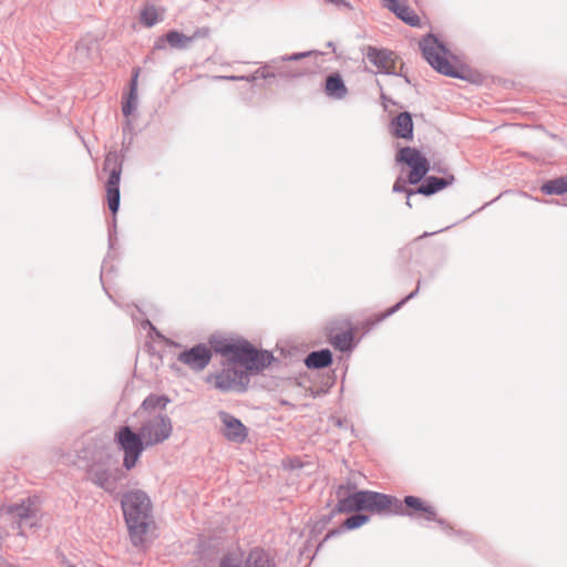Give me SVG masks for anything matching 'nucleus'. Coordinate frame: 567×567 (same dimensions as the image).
Returning a JSON list of instances; mask_svg holds the SVG:
<instances>
[{
    "label": "nucleus",
    "instance_id": "f257e3e1",
    "mask_svg": "<svg viewBox=\"0 0 567 567\" xmlns=\"http://www.w3.org/2000/svg\"><path fill=\"white\" fill-rule=\"evenodd\" d=\"M214 349L227 359V363L220 371L209 374L206 382L223 392L245 390L247 377L244 371L235 368L236 363L244 367L247 372H259L272 360L271 353L257 350L244 340L218 341L214 344Z\"/></svg>",
    "mask_w": 567,
    "mask_h": 567
},
{
    "label": "nucleus",
    "instance_id": "f03ea898",
    "mask_svg": "<svg viewBox=\"0 0 567 567\" xmlns=\"http://www.w3.org/2000/svg\"><path fill=\"white\" fill-rule=\"evenodd\" d=\"M122 511L132 544L145 546L156 530L151 498L143 491H128L122 497Z\"/></svg>",
    "mask_w": 567,
    "mask_h": 567
},
{
    "label": "nucleus",
    "instance_id": "7ed1b4c3",
    "mask_svg": "<svg viewBox=\"0 0 567 567\" xmlns=\"http://www.w3.org/2000/svg\"><path fill=\"white\" fill-rule=\"evenodd\" d=\"M420 48L425 60L440 73L452 78L467 79L472 82L480 80L478 74H472L463 68L453 65L447 59V50L435 37H425L420 42Z\"/></svg>",
    "mask_w": 567,
    "mask_h": 567
},
{
    "label": "nucleus",
    "instance_id": "20e7f679",
    "mask_svg": "<svg viewBox=\"0 0 567 567\" xmlns=\"http://www.w3.org/2000/svg\"><path fill=\"white\" fill-rule=\"evenodd\" d=\"M217 567H278V565L269 551L255 547L247 554L241 550L225 554Z\"/></svg>",
    "mask_w": 567,
    "mask_h": 567
},
{
    "label": "nucleus",
    "instance_id": "39448f33",
    "mask_svg": "<svg viewBox=\"0 0 567 567\" xmlns=\"http://www.w3.org/2000/svg\"><path fill=\"white\" fill-rule=\"evenodd\" d=\"M115 440L124 452L123 465L127 470L133 468L143 450L147 447L141 432L137 434L130 426H123L116 432Z\"/></svg>",
    "mask_w": 567,
    "mask_h": 567
},
{
    "label": "nucleus",
    "instance_id": "423d86ee",
    "mask_svg": "<svg viewBox=\"0 0 567 567\" xmlns=\"http://www.w3.org/2000/svg\"><path fill=\"white\" fill-rule=\"evenodd\" d=\"M104 171L109 172L105 183L107 207L115 215L120 207V182L122 166L116 155L109 154L104 161Z\"/></svg>",
    "mask_w": 567,
    "mask_h": 567
},
{
    "label": "nucleus",
    "instance_id": "0eeeda50",
    "mask_svg": "<svg viewBox=\"0 0 567 567\" xmlns=\"http://www.w3.org/2000/svg\"><path fill=\"white\" fill-rule=\"evenodd\" d=\"M396 161L410 167L408 182L412 185L420 183L430 169L429 161L422 153L412 147H403L396 154Z\"/></svg>",
    "mask_w": 567,
    "mask_h": 567
},
{
    "label": "nucleus",
    "instance_id": "6e6552de",
    "mask_svg": "<svg viewBox=\"0 0 567 567\" xmlns=\"http://www.w3.org/2000/svg\"><path fill=\"white\" fill-rule=\"evenodd\" d=\"M172 422L167 416L155 415L148 419L141 426V435L145 440L146 446L159 444L167 440L172 434Z\"/></svg>",
    "mask_w": 567,
    "mask_h": 567
},
{
    "label": "nucleus",
    "instance_id": "1a4fd4ad",
    "mask_svg": "<svg viewBox=\"0 0 567 567\" xmlns=\"http://www.w3.org/2000/svg\"><path fill=\"white\" fill-rule=\"evenodd\" d=\"M212 360V350L206 344H197L178 354V361L192 370H204Z\"/></svg>",
    "mask_w": 567,
    "mask_h": 567
},
{
    "label": "nucleus",
    "instance_id": "9d476101",
    "mask_svg": "<svg viewBox=\"0 0 567 567\" xmlns=\"http://www.w3.org/2000/svg\"><path fill=\"white\" fill-rule=\"evenodd\" d=\"M359 509L383 513L391 509L393 498L377 492H358Z\"/></svg>",
    "mask_w": 567,
    "mask_h": 567
},
{
    "label": "nucleus",
    "instance_id": "9b49d317",
    "mask_svg": "<svg viewBox=\"0 0 567 567\" xmlns=\"http://www.w3.org/2000/svg\"><path fill=\"white\" fill-rule=\"evenodd\" d=\"M90 480L106 492H113L121 478L118 471L112 472L102 464H94L89 471Z\"/></svg>",
    "mask_w": 567,
    "mask_h": 567
},
{
    "label": "nucleus",
    "instance_id": "f8f14e48",
    "mask_svg": "<svg viewBox=\"0 0 567 567\" xmlns=\"http://www.w3.org/2000/svg\"><path fill=\"white\" fill-rule=\"evenodd\" d=\"M219 417L224 425L221 432L227 440L243 443L247 439V427L238 419L227 412H220Z\"/></svg>",
    "mask_w": 567,
    "mask_h": 567
},
{
    "label": "nucleus",
    "instance_id": "ddd939ff",
    "mask_svg": "<svg viewBox=\"0 0 567 567\" xmlns=\"http://www.w3.org/2000/svg\"><path fill=\"white\" fill-rule=\"evenodd\" d=\"M367 55L379 72L388 74L395 72L396 56L393 52L370 48Z\"/></svg>",
    "mask_w": 567,
    "mask_h": 567
},
{
    "label": "nucleus",
    "instance_id": "4468645a",
    "mask_svg": "<svg viewBox=\"0 0 567 567\" xmlns=\"http://www.w3.org/2000/svg\"><path fill=\"white\" fill-rule=\"evenodd\" d=\"M383 6L388 8L390 11L395 13V16L401 19L403 22L411 27H419L421 24V18L417 13L406 6L404 2L400 0H382Z\"/></svg>",
    "mask_w": 567,
    "mask_h": 567
},
{
    "label": "nucleus",
    "instance_id": "2eb2a0df",
    "mask_svg": "<svg viewBox=\"0 0 567 567\" xmlns=\"http://www.w3.org/2000/svg\"><path fill=\"white\" fill-rule=\"evenodd\" d=\"M329 341L340 351L349 350L353 341V332L350 322H343L341 328L332 327L329 332Z\"/></svg>",
    "mask_w": 567,
    "mask_h": 567
},
{
    "label": "nucleus",
    "instance_id": "dca6fc26",
    "mask_svg": "<svg viewBox=\"0 0 567 567\" xmlns=\"http://www.w3.org/2000/svg\"><path fill=\"white\" fill-rule=\"evenodd\" d=\"M405 505L413 512H409L408 515L412 516L417 514L419 517L426 520H436V511L433 506L427 504L420 497L406 496L404 498Z\"/></svg>",
    "mask_w": 567,
    "mask_h": 567
},
{
    "label": "nucleus",
    "instance_id": "f3484780",
    "mask_svg": "<svg viewBox=\"0 0 567 567\" xmlns=\"http://www.w3.org/2000/svg\"><path fill=\"white\" fill-rule=\"evenodd\" d=\"M394 135L400 138L410 140L413 135V121L408 112L400 113L392 122Z\"/></svg>",
    "mask_w": 567,
    "mask_h": 567
},
{
    "label": "nucleus",
    "instance_id": "a211bd4d",
    "mask_svg": "<svg viewBox=\"0 0 567 567\" xmlns=\"http://www.w3.org/2000/svg\"><path fill=\"white\" fill-rule=\"evenodd\" d=\"M38 506L35 501L28 498L27 501L22 502L21 504L13 505L9 507V513L18 518L20 522H23L25 519H30L37 516L38 514Z\"/></svg>",
    "mask_w": 567,
    "mask_h": 567
},
{
    "label": "nucleus",
    "instance_id": "6ab92c4d",
    "mask_svg": "<svg viewBox=\"0 0 567 567\" xmlns=\"http://www.w3.org/2000/svg\"><path fill=\"white\" fill-rule=\"evenodd\" d=\"M454 177L450 176L449 178H441L435 176H430L425 179V182L416 189L417 194H422L425 196L432 195L449 185L452 184Z\"/></svg>",
    "mask_w": 567,
    "mask_h": 567
},
{
    "label": "nucleus",
    "instance_id": "aec40b11",
    "mask_svg": "<svg viewBox=\"0 0 567 567\" xmlns=\"http://www.w3.org/2000/svg\"><path fill=\"white\" fill-rule=\"evenodd\" d=\"M138 76H140V69H135L133 71L128 95L122 105V112L125 116H130L136 109Z\"/></svg>",
    "mask_w": 567,
    "mask_h": 567
},
{
    "label": "nucleus",
    "instance_id": "412c9836",
    "mask_svg": "<svg viewBox=\"0 0 567 567\" xmlns=\"http://www.w3.org/2000/svg\"><path fill=\"white\" fill-rule=\"evenodd\" d=\"M326 93L336 99H342L347 94V87L339 74H331L326 80Z\"/></svg>",
    "mask_w": 567,
    "mask_h": 567
},
{
    "label": "nucleus",
    "instance_id": "4be33fe9",
    "mask_svg": "<svg viewBox=\"0 0 567 567\" xmlns=\"http://www.w3.org/2000/svg\"><path fill=\"white\" fill-rule=\"evenodd\" d=\"M331 362H332V355L328 349L311 352L306 358V361H305V363L308 368H315V369L326 368Z\"/></svg>",
    "mask_w": 567,
    "mask_h": 567
},
{
    "label": "nucleus",
    "instance_id": "5701e85b",
    "mask_svg": "<svg viewBox=\"0 0 567 567\" xmlns=\"http://www.w3.org/2000/svg\"><path fill=\"white\" fill-rule=\"evenodd\" d=\"M540 189L547 195H563L567 193V177L550 179Z\"/></svg>",
    "mask_w": 567,
    "mask_h": 567
},
{
    "label": "nucleus",
    "instance_id": "b1692460",
    "mask_svg": "<svg viewBox=\"0 0 567 567\" xmlns=\"http://www.w3.org/2000/svg\"><path fill=\"white\" fill-rule=\"evenodd\" d=\"M193 37H187L178 31H169L165 35V41L175 49H185L192 42Z\"/></svg>",
    "mask_w": 567,
    "mask_h": 567
},
{
    "label": "nucleus",
    "instance_id": "393cba45",
    "mask_svg": "<svg viewBox=\"0 0 567 567\" xmlns=\"http://www.w3.org/2000/svg\"><path fill=\"white\" fill-rule=\"evenodd\" d=\"M336 511L338 513H352L358 512L359 509V501H358V492L350 494L349 496L339 499Z\"/></svg>",
    "mask_w": 567,
    "mask_h": 567
},
{
    "label": "nucleus",
    "instance_id": "a878e982",
    "mask_svg": "<svg viewBox=\"0 0 567 567\" xmlns=\"http://www.w3.org/2000/svg\"><path fill=\"white\" fill-rule=\"evenodd\" d=\"M141 23L145 27L151 28L159 21V14L155 6H145L141 11L140 17Z\"/></svg>",
    "mask_w": 567,
    "mask_h": 567
},
{
    "label": "nucleus",
    "instance_id": "bb28decb",
    "mask_svg": "<svg viewBox=\"0 0 567 567\" xmlns=\"http://www.w3.org/2000/svg\"><path fill=\"white\" fill-rule=\"evenodd\" d=\"M166 402H167V400L163 396L151 395L144 400V402L142 403L141 410L147 411L151 409H155L156 406L164 408L166 405Z\"/></svg>",
    "mask_w": 567,
    "mask_h": 567
},
{
    "label": "nucleus",
    "instance_id": "cd10ccee",
    "mask_svg": "<svg viewBox=\"0 0 567 567\" xmlns=\"http://www.w3.org/2000/svg\"><path fill=\"white\" fill-rule=\"evenodd\" d=\"M369 520V517L362 514L353 515L349 518H347L343 523V526L347 529H354L362 525H364Z\"/></svg>",
    "mask_w": 567,
    "mask_h": 567
},
{
    "label": "nucleus",
    "instance_id": "c85d7f7f",
    "mask_svg": "<svg viewBox=\"0 0 567 567\" xmlns=\"http://www.w3.org/2000/svg\"><path fill=\"white\" fill-rule=\"evenodd\" d=\"M393 192L395 193H406L408 197H410L411 195L415 194L416 190H411V189H408L405 186H404V183L402 182V179H396L394 185H393Z\"/></svg>",
    "mask_w": 567,
    "mask_h": 567
},
{
    "label": "nucleus",
    "instance_id": "c756f323",
    "mask_svg": "<svg viewBox=\"0 0 567 567\" xmlns=\"http://www.w3.org/2000/svg\"><path fill=\"white\" fill-rule=\"evenodd\" d=\"M326 2H329L331 4H334V6H341V4H344V1L343 0H324Z\"/></svg>",
    "mask_w": 567,
    "mask_h": 567
},
{
    "label": "nucleus",
    "instance_id": "7c9ffc66",
    "mask_svg": "<svg viewBox=\"0 0 567 567\" xmlns=\"http://www.w3.org/2000/svg\"><path fill=\"white\" fill-rule=\"evenodd\" d=\"M430 235H431L430 233H424L423 235H421V236H419L417 238H415L413 243L415 244V243H417L419 240H421L422 238L427 237V236H430Z\"/></svg>",
    "mask_w": 567,
    "mask_h": 567
},
{
    "label": "nucleus",
    "instance_id": "2f4dec72",
    "mask_svg": "<svg viewBox=\"0 0 567 567\" xmlns=\"http://www.w3.org/2000/svg\"><path fill=\"white\" fill-rule=\"evenodd\" d=\"M406 205H408L409 207H412V204H411V202H410L409 199H408V202H406Z\"/></svg>",
    "mask_w": 567,
    "mask_h": 567
}]
</instances>
